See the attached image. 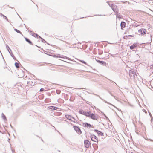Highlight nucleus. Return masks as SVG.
<instances>
[{
	"mask_svg": "<svg viewBox=\"0 0 153 153\" xmlns=\"http://www.w3.org/2000/svg\"><path fill=\"white\" fill-rule=\"evenodd\" d=\"M19 63H18L17 62H16L15 63V65L17 68H18L19 67Z\"/></svg>",
	"mask_w": 153,
	"mask_h": 153,
	"instance_id": "obj_24",
	"label": "nucleus"
},
{
	"mask_svg": "<svg viewBox=\"0 0 153 153\" xmlns=\"http://www.w3.org/2000/svg\"><path fill=\"white\" fill-rule=\"evenodd\" d=\"M149 113L150 117L152 116L151 113L149 111Z\"/></svg>",
	"mask_w": 153,
	"mask_h": 153,
	"instance_id": "obj_39",
	"label": "nucleus"
},
{
	"mask_svg": "<svg viewBox=\"0 0 153 153\" xmlns=\"http://www.w3.org/2000/svg\"><path fill=\"white\" fill-rule=\"evenodd\" d=\"M56 93L58 94H60V92H61V91L60 90H57L56 91Z\"/></svg>",
	"mask_w": 153,
	"mask_h": 153,
	"instance_id": "obj_30",
	"label": "nucleus"
},
{
	"mask_svg": "<svg viewBox=\"0 0 153 153\" xmlns=\"http://www.w3.org/2000/svg\"><path fill=\"white\" fill-rule=\"evenodd\" d=\"M73 128L75 131L79 134H81L82 132L78 126H73Z\"/></svg>",
	"mask_w": 153,
	"mask_h": 153,
	"instance_id": "obj_2",
	"label": "nucleus"
},
{
	"mask_svg": "<svg viewBox=\"0 0 153 153\" xmlns=\"http://www.w3.org/2000/svg\"><path fill=\"white\" fill-rule=\"evenodd\" d=\"M106 120H109V118L107 117L106 118Z\"/></svg>",
	"mask_w": 153,
	"mask_h": 153,
	"instance_id": "obj_42",
	"label": "nucleus"
},
{
	"mask_svg": "<svg viewBox=\"0 0 153 153\" xmlns=\"http://www.w3.org/2000/svg\"><path fill=\"white\" fill-rule=\"evenodd\" d=\"M25 41L29 44L32 45H33V44L32 42L27 37H25Z\"/></svg>",
	"mask_w": 153,
	"mask_h": 153,
	"instance_id": "obj_14",
	"label": "nucleus"
},
{
	"mask_svg": "<svg viewBox=\"0 0 153 153\" xmlns=\"http://www.w3.org/2000/svg\"><path fill=\"white\" fill-rule=\"evenodd\" d=\"M108 80H109L111 82H114L115 84L117 85L116 83L115 82H114L113 81H112V80H110L109 79H108Z\"/></svg>",
	"mask_w": 153,
	"mask_h": 153,
	"instance_id": "obj_38",
	"label": "nucleus"
},
{
	"mask_svg": "<svg viewBox=\"0 0 153 153\" xmlns=\"http://www.w3.org/2000/svg\"><path fill=\"white\" fill-rule=\"evenodd\" d=\"M129 74L130 77L132 76H134V71L131 70H129Z\"/></svg>",
	"mask_w": 153,
	"mask_h": 153,
	"instance_id": "obj_18",
	"label": "nucleus"
},
{
	"mask_svg": "<svg viewBox=\"0 0 153 153\" xmlns=\"http://www.w3.org/2000/svg\"><path fill=\"white\" fill-rule=\"evenodd\" d=\"M10 126L13 129V127L10 124Z\"/></svg>",
	"mask_w": 153,
	"mask_h": 153,
	"instance_id": "obj_46",
	"label": "nucleus"
},
{
	"mask_svg": "<svg viewBox=\"0 0 153 153\" xmlns=\"http://www.w3.org/2000/svg\"><path fill=\"white\" fill-rule=\"evenodd\" d=\"M36 137H39V138H41L40 137H39V136H38L37 135H36Z\"/></svg>",
	"mask_w": 153,
	"mask_h": 153,
	"instance_id": "obj_49",
	"label": "nucleus"
},
{
	"mask_svg": "<svg viewBox=\"0 0 153 153\" xmlns=\"http://www.w3.org/2000/svg\"><path fill=\"white\" fill-rule=\"evenodd\" d=\"M6 46L7 49L8 50V51L9 54L11 56V57L14 59L15 60L18 61L17 59L15 58V56H14L10 48L8 45L7 44H6Z\"/></svg>",
	"mask_w": 153,
	"mask_h": 153,
	"instance_id": "obj_1",
	"label": "nucleus"
},
{
	"mask_svg": "<svg viewBox=\"0 0 153 153\" xmlns=\"http://www.w3.org/2000/svg\"><path fill=\"white\" fill-rule=\"evenodd\" d=\"M146 30L145 29L141 28L138 30L139 33L142 35L146 34Z\"/></svg>",
	"mask_w": 153,
	"mask_h": 153,
	"instance_id": "obj_6",
	"label": "nucleus"
},
{
	"mask_svg": "<svg viewBox=\"0 0 153 153\" xmlns=\"http://www.w3.org/2000/svg\"><path fill=\"white\" fill-rule=\"evenodd\" d=\"M104 117L106 118V117H107L106 116L105 114H104Z\"/></svg>",
	"mask_w": 153,
	"mask_h": 153,
	"instance_id": "obj_45",
	"label": "nucleus"
},
{
	"mask_svg": "<svg viewBox=\"0 0 153 153\" xmlns=\"http://www.w3.org/2000/svg\"><path fill=\"white\" fill-rule=\"evenodd\" d=\"M85 114V116L86 117H90L91 114V111H86Z\"/></svg>",
	"mask_w": 153,
	"mask_h": 153,
	"instance_id": "obj_15",
	"label": "nucleus"
},
{
	"mask_svg": "<svg viewBox=\"0 0 153 153\" xmlns=\"http://www.w3.org/2000/svg\"><path fill=\"white\" fill-rule=\"evenodd\" d=\"M28 32H31L32 31H30L29 30H28Z\"/></svg>",
	"mask_w": 153,
	"mask_h": 153,
	"instance_id": "obj_50",
	"label": "nucleus"
},
{
	"mask_svg": "<svg viewBox=\"0 0 153 153\" xmlns=\"http://www.w3.org/2000/svg\"><path fill=\"white\" fill-rule=\"evenodd\" d=\"M151 117V120H153V117L152 116Z\"/></svg>",
	"mask_w": 153,
	"mask_h": 153,
	"instance_id": "obj_44",
	"label": "nucleus"
},
{
	"mask_svg": "<svg viewBox=\"0 0 153 153\" xmlns=\"http://www.w3.org/2000/svg\"><path fill=\"white\" fill-rule=\"evenodd\" d=\"M126 23L124 21H122L120 23L121 29L123 30V29L125 27Z\"/></svg>",
	"mask_w": 153,
	"mask_h": 153,
	"instance_id": "obj_12",
	"label": "nucleus"
},
{
	"mask_svg": "<svg viewBox=\"0 0 153 153\" xmlns=\"http://www.w3.org/2000/svg\"><path fill=\"white\" fill-rule=\"evenodd\" d=\"M1 55H2V57H3V60L4 61V58H3V56H2V54H1Z\"/></svg>",
	"mask_w": 153,
	"mask_h": 153,
	"instance_id": "obj_52",
	"label": "nucleus"
},
{
	"mask_svg": "<svg viewBox=\"0 0 153 153\" xmlns=\"http://www.w3.org/2000/svg\"><path fill=\"white\" fill-rule=\"evenodd\" d=\"M84 144L86 148H88L90 146L91 143L88 140H86L84 141Z\"/></svg>",
	"mask_w": 153,
	"mask_h": 153,
	"instance_id": "obj_5",
	"label": "nucleus"
},
{
	"mask_svg": "<svg viewBox=\"0 0 153 153\" xmlns=\"http://www.w3.org/2000/svg\"><path fill=\"white\" fill-rule=\"evenodd\" d=\"M83 100H84V101H85L86 103L88 104H89V105H90V104L89 103H90V102L88 101H86L85 100V99H83Z\"/></svg>",
	"mask_w": 153,
	"mask_h": 153,
	"instance_id": "obj_33",
	"label": "nucleus"
},
{
	"mask_svg": "<svg viewBox=\"0 0 153 153\" xmlns=\"http://www.w3.org/2000/svg\"><path fill=\"white\" fill-rule=\"evenodd\" d=\"M34 34L36 36L35 37H36L37 39H38V38L41 39V37L38 34H37L35 33H34Z\"/></svg>",
	"mask_w": 153,
	"mask_h": 153,
	"instance_id": "obj_26",
	"label": "nucleus"
},
{
	"mask_svg": "<svg viewBox=\"0 0 153 153\" xmlns=\"http://www.w3.org/2000/svg\"><path fill=\"white\" fill-rule=\"evenodd\" d=\"M80 62H81L82 63H83V64H84L86 65H87L89 66L90 67H91V68H92V67L91 66H90L88 64H87V63L85 62L84 61V60H81L80 61Z\"/></svg>",
	"mask_w": 153,
	"mask_h": 153,
	"instance_id": "obj_23",
	"label": "nucleus"
},
{
	"mask_svg": "<svg viewBox=\"0 0 153 153\" xmlns=\"http://www.w3.org/2000/svg\"><path fill=\"white\" fill-rule=\"evenodd\" d=\"M59 108L56 107L54 106H49L48 108V109L49 110L51 111H54L55 110H57V109H58Z\"/></svg>",
	"mask_w": 153,
	"mask_h": 153,
	"instance_id": "obj_9",
	"label": "nucleus"
},
{
	"mask_svg": "<svg viewBox=\"0 0 153 153\" xmlns=\"http://www.w3.org/2000/svg\"><path fill=\"white\" fill-rule=\"evenodd\" d=\"M92 94H94V95H96V96H97V97H99L100 99H101L102 100V98H101L100 97L99 95H97V94H94V93H92Z\"/></svg>",
	"mask_w": 153,
	"mask_h": 153,
	"instance_id": "obj_31",
	"label": "nucleus"
},
{
	"mask_svg": "<svg viewBox=\"0 0 153 153\" xmlns=\"http://www.w3.org/2000/svg\"><path fill=\"white\" fill-rule=\"evenodd\" d=\"M46 43H47V44L48 45H50V44L49 43H47V42Z\"/></svg>",
	"mask_w": 153,
	"mask_h": 153,
	"instance_id": "obj_54",
	"label": "nucleus"
},
{
	"mask_svg": "<svg viewBox=\"0 0 153 153\" xmlns=\"http://www.w3.org/2000/svg\"><path fill=\"white\" fill-rule=\"evenodd\" d=\"M137 46V43H134L132 45L130 46V48L131 50L135 48Z\"/></svg>",
	"mask_w": 153,
	"mask_h": 153,
	"instance_id": "obj_13",
	"label": "nucleus"
},
{
	"mask_svg": "<svg viewBox=\"0 0 153 153\" xmlns=\"http://www.w3.org/2000/svg\"><path fill=\"white\" fill-rule=\"evenodd\" d=\"M82 126L87 128H91L92 127V126L91 124L87 122L83 123H82Z\"/></svg>",
	"mask_w": 153,
	"mask_h": 153,
	"instance_id": "obj_8",
	"label": "nucleus"
},
{
	"mask_svg": "<svg viewBox=\"0 0 153 153\" xmlns=\"http://www.w3.org/2000/svg\"><path fill=\"white\" fill-rule=\"evenodd\" d=\"M91 16H88V17Z\"/></svg>",
	"mask_w": 153,
	"mask_h": 153,
	"instance_id": "obj_59",
	"label": "nucleus"
},
{
	"mask_svg": "<svg viewBox=\"0 0 153 153\" xmlns=\"http://www.w3.org/2000/svg\"><path fill=\"white\" fill-rule=\"evenodd\" d=\"M17 15H18L19 16V14H18V13H17Z\"/></svg>",
	"mask_w": 153,
	"mask_h": 153,
	"instance_id": "obj_57",
	"label": "nucleus"
},
{
	"mask_svg": "<svg viewBox=\"0 0 153 153\" xmlns=\"http://www.w3.org/2000/svg\"><path fill=\"white\" fill-rule=\"evenodd\" d=\"M44 91V89L43 88H41L40 89V91L41 92H42Z\"/></svg>",
	"mask_w": 153,
	"mask_h": 153,
	"instance_id": "obj_34",
	"label": "nucleus"
},
{
	"mask_svg": "<svg viewBox=\"0 0 153 153\" xmlns=\"http://www.w3.org/2000/svg\"><path fill=\"white\" fill-rule=\"evenodd\" d=\"M41 140L42 141H43V140L42 138H41Z\"/></svg>",
	"mask_w": 153,
	"mask_h": 153,
	"instance_id": "obj_55",
	"label": "nucleus"
},
{
	"mask_svg": "<svg viewBox=\"0 0 153 153\" xmlns=\"http://www.w3.org/2000/svg\"><path fill=\"white\" fill-rule=\"evenodd\" d=\"M117 16L118 18H121L122 16L120 15V13H118L117 15Z\"/></svg>",
	"mask_w": 153,
	"mask_h": 153,
	"instance_id": "obj_27",
	"label": "nucleus"
},
{
	"mask_svg": "<svg viewBox=\"0 0 153 153\" xmlns=\"http://www.w3.org/2000/svg\"><path fill=\"white\" fill-rule=\"evenodd\" d=\"M34 33H33V34H32V36L35 37V35L34 34Z\"/></svg>",
	"mask_w": 153,
	"mask_h": 153,
	"instance_id": "obj_41",
	"label": "nucleus"
},
{
	"mask_svg": "<svg viewBox=\"0 0 153 153\" xmlns=\"http://www.w3.org/2000/svg\"><path fill=\"white\" fill-rule=\"evenodd\" d=\"M97 61L98 63L101 64L102 65H104L106 64V62L104 61H100L99 60H97Z\"/></svg>",
	"mask_w": 153,
	"mask_h": 153,
	"instance_id": "obj_17",
	"label": "nucleus"
},
{
	"mask_svg": "<svg viewBox=\"0 0 153 153\" xmlns=\"http://www.w3.org/2000/svg\"><path fill=\"white\" fill-rule=\"evenodd\" d=\"M18 76H19V77H22V76H19V75H18Z\"/></svg>",
	"mask_w": 153,
	"mask_h": 153,
	"instance_id": "obj_53",
	"label": "nucleus"
},
{
	"mask_svg": "<svg viewBox=\"0 0 153 153\" xmlns=\"http://www.w3.org/2000/svg\"><path fill=\"white\" fill-rule=\"evenodd\" d=\"M0 15L1 16L3 17V18L4 19L6 20L8 22H10L9 21V20H8L7 17L5 16H4V15H3V14H2V13H0Z\"/></svg>",
	"mask_w": 153,
	"mask_h": 153,
	"instance_id": "obj_20",
	"label": "nucleus"
},
{
	"mask_svg": "<svg viewBox=\"0 0 153 153\" xmlns=\"http://www.w3.org/2000/svg\"><path fill=\"white\" fill-rule=\"evenodd\" d=\"M46 52H47V51H45V54H48V55H49V56H51V55L49 54H47V53H46Z\"/></svg>",
	"mask_w": 153,
	"mask_h": 153,
	"instance_id": "obj_40",
	"label": "nucleus"
},
{
	"mask_svg": "<svg viewBox=\"0 0 153 153\" xmlns=\"http://www.w3.org/2000/svg\"><path fill=\"white\" fill-rule=\"evenodd\" d=\"M94 131L97 133L98 135L99 136H103L104 135L103 133L101 131H99L97 129H95Z\"/></svg>",
	"mask_w": 153,
	"mask_h": 153,
	"instance_id": "obj_10",
	"label": "nucleus"
},
{
	"mask_svg": "<svg viewBox=\"0 0 153 153\" xmlns=\"http://www.w3.org/2000/svg\"><path fill=\"white\" fill-rule=\"evenodd\" d=\"M60 56V55L59 54H58L57 55L54 54V55H53V56L54 57H59V58H66V59L69 58L66 57V56H65L63 55H62V56Z\"/></svg>",
	"mask_w": 153,
	"mask_h": 153,
	"instance_id": "obj_11",
	"label": "nucleus"
},
{
	"mask_svg": "<svg viewBox=\"0 0 153 153\" xmlns=\"http://www.w3.org/2000/svg\"><path fill=\"white\" fill-rule=\"evenodd\" d=\"M85 112H86V111H84V110H80L79 111V113L80 114H81L83 115H85V114H86Z\"/></svg>",
	"mask_w": 153,
	"mask_h": 153,
	"instance_id": "obj_22",
	"label": "nucleus"
},
{
	"mask_svg": "<svg viewBox=\"0 0 153 153\" xmlns=\"http://www.w3.org/2000/svg\"><path fill=\"white\" fill-rule=\"evenodd\" d=\"M106 3L108 4L109 6L112 8V9L114 10L116 7V5L112 4L111 1H107Z\"/></svg>",
	"mask_w": 153,
	"mask_h": 153,
	"instance_id": "obj_7",
	"label": "nucleus"
},
{
	"mask_svg": "<svg viewBox=\"0 0 153 153\" xmlns=\"http://www.w3.org/2000/svg\"><path fill=\"white\" fill-rule=\"evenodd\" d=\"M149 140H150V141H153V140H151V139H149Z\"/></svg>",
	"mask_w": 153,
	"mask_h": 153,
	"instance_id": "obj_48",
	"label": "nucleus"
},
{
	"mask_svg": "<svg viewBox=\"0 0 153 153\" xmlns=\"http://www.w3.org/2000/svg\"><path fill=\"white\" fill-rule=\"evenodd\" d=\"M71 118H72L73 119H74V120H75V118L74 117L72 116Z\"/></svg>",
	"mask_w": 153,
	"mask_h": 153,
	"instance_id": "obj_47",
	"label": "nucleus"
},
{
	"mask_svg": "<svg viewBox=\"0 0 153 153\" xmlns=\"http://www.w3.org/2000/svg\"><path fill=\"white\" fill-rule=\"evenodd\" d=\"M41 41L42 42L44 43H47L46 41L44 39H43L41 37Z\"/></svg>",
	"mask_w": 153,
	"mask_h": 153,
	"instance_id": "obj_28",
	"label": "nucleus"
},
{
	"mask_svg": "<svg viewBox=\"0 0 153 153\" xmlns=\"http://www.w3.org/2000/svg\"><path fill=\"white\" fill-rule=\"evenodd\" d=\"M26 27V29H27V30H28L29 29V28H28L27 26L26 27Z\"/></svg>",
	"mask_w": 153,
	"mask_h": 153,
	"instance_id": "obj_43",
	"label": "nucleus"
},
{
	"mask_svg": "<svg viewBox=\"0 0 153 153\" xmlns=\"http://www.w3.org/2000/svg\"><path fill=\"white\" fill-rule=\"evenodd\" d=\"M65 117L67 119L71 121H72V120H71V116L69 115H65Z\"/></svg>",
	"mask_w": 153,
	"mask_h": 153,
	"instance_id": "obj_16",
	"label": "nucleus"
},
{
	"mask_svg": "<svg viewBox=\"0 0 153 153\" xmlns=\"http://www.w3.org/2000/svg\"><path fill=\"white\" fill-rule=\"evenodd\" d=\"M47 100H50V99H45V102H48V101H47Z\"/></svg>",
	"mask_w": 153,
	"mask_h": 153,
	"instance_id": "obj_36",
	"label": "nucleus"
},
{
	"mask_svg": "<svg viewBox=\"0 0 153 153\" xmlns=\"http://www.w3.org/2000/svg\"><path fill=\"white\" fill-rule=\"evenodd\" d=\"M1 117L4 120V121H7V120L6 117V116L3 113H2L1 114Z\"/></svg>",
	"mask_w": 153,
	"mask_h": 153,
	"instance_id": "obj_21",
	"label": "nucleus"
},
{
	"mask_svg": "<svg viewBox=\"0 0 153 153\" xmlns=\"http://www.w3.org/2000/svg\"><path fill=\"white\" fill-rule=\"evenodd\" d=\"M134 36V35H129L128 36V37H133Z\"/></svg>",
	"mask_w": 153,
	"mask_h": 153,
	"instance_id": "obj_35",
	"label": "nucleus"
},
{
	"mask_svg": "<svg viewBox=\"0 0 153 153\" xmlns=\"http://www.w3.org/2000/svg\"><path fill=\"white\" fill-rule=\"evenodd\" d=\"M14 30L18 33H20L21 34H22L21 31L20 30H19L17 29H16V28L14 29Z\"/></svg>",
	"mask_w": 153,
	"mask_h": 153,
	"instance_id": "obj_25",
	"label": "nucleus"
},
{
	"mask_svg": "<svg viewBox=\"0 0 153 153\" xmlns=\"http://www.w3.org/2000/svg\"><path fill=\"white\" fill-rule=\"evenodd\" d=\"M102 100L104 102H105V103H107V104H110V105H113V106H114V107H115L119 111H121V110L120 109V110H119L118 109V108H117V107H115L114 106V105H112V104H111V103L107 102V101H106V100H105L103 99H102Z\"/></svg>",
	"mask_w": 153,
	"mask_h": 153,
	"instance_id": "obj_19",
	"label": "nucleus"
},
{
	"mask_svg": "<svg viewBox=\"0 0 153 153\" xmlns=\"http://www.w3.org/2000/svg\"><path fill=\"white\" fill-rule=\"evenodd\" d=\"M90 137L91 138V140L92 141L97 142L98 143V138L95 135L93 134H91L90 133Z\"/></svg>",
	"mask_w": 153,
	"mask_h": 153,
	"instance_id": "obj_3",
	"label": "nucleus"
},
{
	"mask_svg": "<svg viewBox=\"0 0 153 153\" xmlns=\"http://www.w3.org/2000/svg\"><path fill=\"white\" fill-rule=\"evenodd\" d=\"M22 72L23 73V74L24 73L23 72V71H22Z\"/></svg>",
	"mask_w": 153,
	"mask_h": 153,
	"instance_id": "obj_56",
	"label": "nucleus"
},
{
	"mask_svg": "<svg viewBox=\"0 0 153 153\" xmlns=\"http://www.w3.org/2000/svg\"><path fill=\"white\" fill-rule=\"evenodd\" d=\"M33 83V82H32L30 81H27V83L28 85H31V83Z\"/></svg>",
	"mask_w": 153,
	"mask_h": 153,
	"instance_id": "obj_32",
	"label": "nucleus"
},
{
	"mask_svg": "<svg viewBox=\"0 0 153 153\" xmlns=\"http://www.w3.org/2000/svg\"><path fill=\"white\" fill-rule=\"evenodd\" d=\"M152 67H153V64L152 65Z\"/></svg>",
	"mask_w": 153,
	"mask_h": 153,
	"instance_id": "obj_58",
	"label": "nucleus"
},
{
	"mask_svg": "<svg viewBox=\"0 0 153 153\" xmlns=\"http://www.w3.org/2000/svg\"><path fill=\"white\" fill-rule=\"evenodd\" d=\"M108 93H109V94L111 95L112 96H113V97H114L116 99V98H115L116 97H115L114 96V95H113L112 93L110 91H108Z\"/></svg>",
	"mask_w": 153,
	"mask_h": 153,
	"instance_id": "obj_29",
	"label": "nucleus"
},
{
	"mask_svg": "<svg viewBox=\"0 0 153 153\" xmlns=\"http://www.w3.org/2000/svg\"><path fill=\"white\" fill-rule=\"evenodd\" d=\"M24 26H25V27H27V26H26V25L25 24H24Z\"/></svg>",
	"mask_w": 153,
	"mask_h": 153,
	"instance_id": "obj_51",
	"label": "nucleus"
},
{
	"mask_svg": "<svg viewBox=\"0 0 153 153\" xmlns=\"http://www.w3.org/2000/svg\"><path fill=\"white\" fill-rule=\"evenodd\" d=\"M90 118L94 120H97L99 118L97 115H96V114L92 113L91 114Z\"/></svg>",
	"mask_w": 153,
	"mask_h": 153,
	"instance_id": "obj_4",
	"label": "nucleus"
},
{
	"mask_svg": "<svg viewBox=\"0 0 153 153\" xmlns=\"http://www.w3.org/2000/svg\"><path fill=\"white\" fill-rule=\"evenodd\" d=\"M71 121L72 122H73L74 123H77V121H74V120H72V121Z\"/></svg>",
	"mask_w": 153,
	"mask_h": 153,
	"instance_id": "obj_37",
	"label": "nucleus"
}]
</instances>
